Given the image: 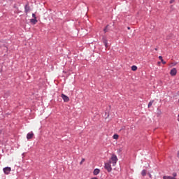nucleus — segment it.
<instances>
[{"label":"nucleus","instance_id":"24","mask_svg":"<svg viewBox=\"0 0 179 179\" xmlns=\"http://www.w3.org/2000/svg\"><path fill=\"white\" fill-rule=\"evenodd\" d=\"M178 157L179 158V150L178 151Z\"/></svg>","mask_w":179,"mask_h":179},{"label":"nucleus","instance_id":"4","mask_svg":"<svg viewBox=\"0 0 179 179\" xmlns=\"http://www.w3.org/2000/svg\"><path fill=\"white\" fill-rule=\"evenodd\" d=\"M24 12L27 15L29 12H30V6L29 3H27L26 5L24 6Z\"/></svg>","mask_w":179,"mask_h":179},{"label":"nucleus","instance_id":"11","mask_svg":"<svg viewBox=\"0 0 179 179\" xmlns=\"http://www.w3.org/2000/svg\"><path fill=\"white\" fill-rule=\"evenodd\" d=\"M148 171H146V169H143L142 171H141V176L143 177H145L146 176V174H147Z\"/></svg>","mask_w":179,"mask_h":179},{"label":"nucleus","instance_id":"23","mask_svg":"<svg viewBox=\"0 0 179 179\" xmlns=\"http://www.w3.org/2000/svg\"><path fill=\"white\" fill-rule=\"evenodd\" d=\"M149 176L150 178H152V175L150 173H149Z\"/></svg>","mask_w":179,"mask_h":179},{"label":"nucleus","instance_id":"9","mask_svg":"<svg viewBox=\"0 0 179 179\" xmlns=\"http://www.w3.org/2000/svg\"><path fill=\"white\" fill-rule=\"evenodd\" d=\"M99 173H100V169H95L94 170L93 174H94V176H97Z\"/></svg>","mask_w":179,"mask_h":179},{"label":"nucleus","instance_id":"27","mask_svg":"<svg viewBox=\"0 0 179 179\" xmlns=\"http://www.w3.org/2000/svg\"><path fill=\"white\" fill-rule=\"evenodd\" d=\"M0 134H1V130H0Z\"/></svg>","mask_w":179,"mask_h":179},{"label":"nucleus","instance_id":"20","mask_svg":"<svg viewBox=\"0 0 179 179\" xmlns=\"http://www.w3.org/2000/svg\"><path fill=\"white\" fill-rule=\"evenodd\" d=\"M2 47V48H6L5 50H6V51H8V48H6V46H5V45H3V46H1Z\"/></svg>","mask_w":179,"mask_h":179},{"label":"nucleus","instance_id":"17","mask_svg":"<svg viewBox=\"0 0 179 179\" xmlns=\"http://www.w3.org/2000/svg\"><path fill=\"white\" fill-rule=\"evenodd\" d=\"M113 138V139H118L119 136H118V134H114Z\"/></svg>","mask_w":179,"mask_h":179},{"label":"nucleus","instance_id":"21","mask_svg":"<svg viewBox=\"0 0 179 179\" xmlns=\"http://www.w3.org/2000/svg\"><path fill=\"white\" fill-rule=\"evenodd\" d=\"M83 162H85V158H83V159H82V160H81L80 164H82V163H83Z\"/></svg>","mask_w":179,"mask_h":179},{"label":"nucleus","instance_id":"7","mask_svg":"<svg viewBox=\"0 0 179 179\" xmlns=\"http://www.w3.org/2000/svg\"><path fill=\"white\" fill-rule=\"evenodd\" d=\"M33 136H34V134L33 133V131H31L27 134V139L29 141V139L33 138Z\"/></svg>","mask_w":179,"mask_h":179},{"label":"nucleus","instance_id":"22","mask_svg":"<svg viewBox=\"0 0 179 179\" xmlns=\"http://www.w3.org/2000/svg\"><path fill=\"white\" fill-rule=\"evenodd\" d=\"M173 2H174V0H171L170 1V3H173Z\"/></svg>","mask_w":179,"mask_h":179},{"label":"nucleus","instance_id":"5","mask_svg":"<svg viewBox=\"0 0 179 179\" xmlns=\"http://www.w3.org/2000/svg\"><path fill=\"white\" fill-rule=\"evenodd\" d=\"M61 97L65 103H68V101H69V97L68 96L62 94Z\"/></svg>","mask_w":179,"mask_h":179},{"label":"nucleus","instance_id":"8","mask_svg":"<svg viewBox=\"0 0 179 179\" xmlns=\"http://www.w3.org/2000/svg\"><path fill=\"white\" fill-rule=\"evenodd\" d=\"M102 40H103V43L104 45H105L106 48H108V41L106 38H104V37H103Z\"/></svg>","mask_w":179,"mask_h":179},{"label":"nucleus","instance_id":"12","mask_svg":"<svg viewBox=\"0 0 179 179\" xmlns=\"http://www.w3.org/2000/svg\"><path fill=\"white\" fill-rule=\"evenodd\" d=\"M159 59L162 62L163 65H166V62L163 59V57L159 56Z\"/></svg>","mask_w":179,"mask_h":179},{"label":"nucleus","instance_id":"13","mask_svg":"<svg viewBox=\"0 0 179 179\" xmlns=\"http://www.w3.org/2000/svg\"><path fill=\"white\" fill-rule=\"evenodd\" d=\"M163 179H176V178H174L173 176H165L163 177Z\"/></svg>","mask_w":179,"mask_h":179},{"label":"nucleus","instance_id":"2","mask_svg":"<svg viewBox=\"0 0 179 179\" xmlns=\"http://www.w3.org/2000/svg\"><path fill=\"white\" fill-rule=\"evenodd\" d=\"M111 160L113 166H115V164H117V162H118V158H117V155H113L111 157Z\"/></svg>","mask_w":179,"mask_h":179},{"label":"nucleus","instance_id":"26","mask_svg":"<svg viewBox=\"0 0 179 179\" xmlns=\"http://www.w3.org/2000/svg\"><path fill=\"white\" fill-rule=\"evenodd\" d=\"M155 51H157V48H155Z\"/></svg>","mask_w":179,"mask_h":179},{"label":"nucleus","instance_id":"18","mask_svg":"<svg viewBox=\"0 0 179 179\" xmlns=\"http://www.w3.org/2000/svg\"><path fill=\"white\" fill-rule=\"evenodd\" d=\"M32 17L34 19H37V17H36V14H34V13L32 14Z\"/></svg>","mask_w":179,"mask_h":179},{"label":"nucleus","instance_id":"16","mask_svg":"<svg viewBox=\"0 0 179 179\" xmlns=\"http://www.w3.org/2000/svg\"><path fill=\"white\" fill-rule=\"evenodd\" d=\"M108 26L109 25H106V28L103 29L104 33H107V31H108Z\"/></svg>","mask_w":179,"mask_h":179},{"label":"nucleus","instance_id":"15","mask_svg":"<svg viewBox=\"0 0 179 179\" xmlns=\"http://www.w3.org/2000/svg\"><path fill=\"white\" fill-rule=\"evenodd\" d=\"M137 69H138V67L136 66H131V71H136Z\"/></svg>","mask_w":179,"mask_h":179},{"label":"nucleus","instance_id":"14","mask_svg":"<svg viewBox=\"0 0 179 179\" xmlns=\"http://www.w3.org/2000/svg\"><path fill=\"white\" fill-rule=\"evenodd\" d=\"M155 102L154 100L152 101H150L149 103H148V108H150V107H152L153 103Z\"/></svg>","mask_w":179,"mask_h":179},{"label":"nucleus","instance_id":"1","mask_svg":"<svg viewBox=\"0 0 179 179\" xmlns=\"http://www.w3.org/2000/svg\"><path fill=\"white\" fill-rule=\"evenodd\" d=\"M104 168L106 170H107L108 173H111V171H113V168L111 167L110 163H105Z\"/></svg>","mask_w":179,"mask_h":179},{"label":"nucleus","instance_id":"19","mask_svg":"<svg viewBox=\"0 0 179 179\" xmlns=\"http://www.w3.org/2000/svg\"><path fill=\"white\" fill-rule=\"evenodd\" d=\"M173 177H174V178H176L177 177V173H173Z\"/></svg>","mask_w":179,"mask_h":179},{"label":"nucleus","instance_id":"3","mask_svg":"<svg viewBox=\"0 0 179 179\" xmlns=\"http://www.w3.org/2000/svg\"><path fill=\"white\" fill-rule=\"evenodd\" d=\"M3 171L4 173V174H10V171H12V169L10 167H5L3 169Z\"/></svg>","mask_w":179,"mask_h":179},{"label":"nucleus","instance_id":"6","mask_svg":"<svg viewBox=\"0 0 179 179\" xmlns=\"http://www.w3.org/2000/svg\"><path fill=\"white\" fill-rule=\"evenodd\" d=\"M170 75L171 76H176L177 75V69L176 68L172 69L170 71Z\"/></svg>","mask_w":179,"mask_h":179},{"label":"nucleus","instance_id":"25","mask_svg":"<svg viewBox=\"0 0 179 179\" xmlns=\"http://www.w3.org/2000/svg\"><path fill=\"white\" fill-rule=\"evenodd\" d=\"M127 29H128V30H130V29H131V28H130L129 27H128Z\"/></svg>","mask_w":179,"mask_h":179},{"label":"nucleus","instance_id":"10","mask_svg":"<svg viewBox=\"0 0 179 179\" xmlns=\"http://www.w3.org/2000/svg\"><path fill=\"white\" fill-rule=\"evenodd\" d=\"M31 23H32V24H36L37 23V18H32L30 20Z\"/></svg>","mask_w":179,"mask_h":179}]
</instances>
